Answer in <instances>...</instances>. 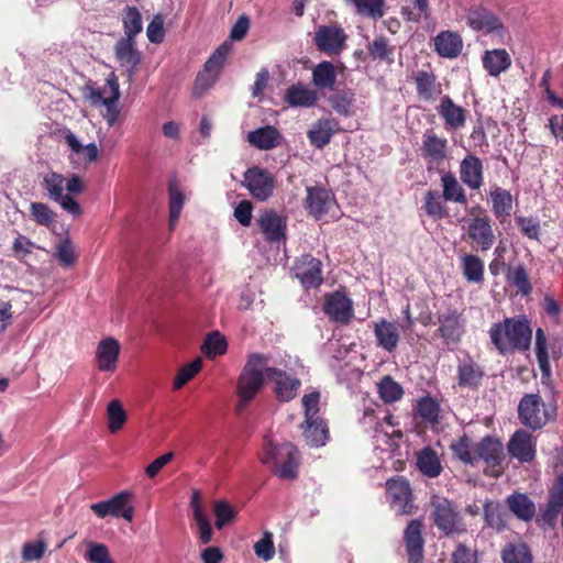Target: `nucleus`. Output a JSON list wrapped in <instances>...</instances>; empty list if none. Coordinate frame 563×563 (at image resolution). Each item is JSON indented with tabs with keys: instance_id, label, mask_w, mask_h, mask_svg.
<instances>
[{
	"instance_id": "20",
	"label": "nucleus",
	"mask_w": 563,
	"mask_h": 563,
	"mask_svg": "<svg viewBox=\"0 0 563 563\" xmlns=\"http://www.w3.org/2000/svg\"><path fill=\"white\" fill-rule=\"evenodd\" d=\"M542 406L539 395H525L518 406V416L521 423L532 430L541 429L548 421L547 413L541 411Z\"/></svg>"
},
{
	"instance_id": "8",
	"label": "nucleus",
	"mask_w": 563,
	"mask_h": 563,
	"mask_svg": "<svg viewBox=\"0 0 563 563\" xmlns=\"http://www.w3.org/2000/svg\"><path fill=\"white\" fill-rule=\"evenodd\" d=\"M241 185L256 201L264 202L273 196L276 180L269 170L254 165L244 172Z\"/></svg>"
},
{
	"instance_id": "14",
	"label": "nucleus",
	"mask_w": 563,
	"mask_h": 563,
	"mask_svg": "<svg viewBox=\"0 0 563 563\" xmlns=\"http://www.w3.org/2000/svg\"><path fill=\"white\" fill-rule=\"evenodd\" d=\"M386 495L397 515H410L415 509L412 492L408 479L395 476L386 482Z\"/></svg>"
},
{
	"instance_id": "48",
	"label": "nucleus",
	"mask_w": 563,
	"mask_h": 563,
	"mask_svg": "<svg viewBox=\"0 0 563 563\" xmlns=\"http://www.w3.org/2000/svg\"><path fill=\"white\" fill-rule=\"evenodd\" d=\"M354 101L355 93L351 89L338 90L328 98V102L333 111L342 117H350L352 114L351 108Z\"/></svg>"
},
{
	"instance_id": "42",
	"label": "nucleus",
	"mask_w": 563,
	"mask_h": 563,
	"mask_svg": "<svg viewBox=\"0 0 563 563\" xmlns=\"http://www.w3.org/2000/svg\"><path fill=\"white\" fill-rule=\"evenodd\" d=\"M418 96L423 100H431L441 93V85L432 71L418 70L413 75Z\"/></svg>"
},
{
	"instance_id": "22",
	"label": "nucleus",
	"mask_w": 563,
	"mask_h": 563,
	"mask_svg": "<svg viewBox=\"0 0 563 563\" xmlns=\"http://www.w3.org/2000/svg\"><path fill=\"white\" fill-rule=\"evenodd\" d=\"M466 23L476 32L503 35L505 31V26L499 16L482 5L474 7L468 10Z\"/></svg>"
},
{
	"instance_id": "1",
	"label": "nucleus",
	"mask_w": 563,
	"mask_h": 563,
	"mask_svg": "<svg viewBox=\"0 0 563 563\" xmlns=\"http://www.w3.org/2000/svg\"><path fill=\"white\" fill-rule=\"evenodd\" d=\"M489 336L496 350L506 355L515 351H527L531 345L532 330L525 316L506 318L494 323Z\"/></svg>"
},
{
	"instance_id": "29",
	"label": "nucleus",
	"mask_w": 563,
	"mask_h": 563,
	"mask_svg": "<svg viewBox=\"0 0 563 563\" xmlns=\"http://www.w3.org/2000/svg\"><path fill=\"white\" fill-rule=\"evenodd\" d=\"M437 111L444 120L446 129L460 130L465 126L467 110L454 103L450 96L446 95L441 98Z\"/></svg>"
},
{
	"instance_id": "41",
	"label": "nucleus",
	"mask_w": 563,
	"mask_h": 563,
	"mask_svg": "<svg viewBox=\"0 0 563 563\" xmlns=\"http://www.w3.org/2000/svg\"><path fill=\"white\" fill-rule=\"evenodd\" d=\"M492 211L496 219L504 221L511 214L512 195L509 190L496 186L490 192Z\"/></svg>"
},
{
	"instance_id": "58",
	"label": "nucleus",
	"mask_w": 563,
	"mask_h": 563,
	"mask_svg": "<svg viewBox=\"0 0 563 563\" xmlns=\"http://www.w3.org/2000/svg\"><path fill=\"white\" fill-rule=\"evenodd\" d=\"M85 559L89 563H115L110 555L108 547L103 543L89 542Z\"/></svg>"
},
{
	"instance_id": "34",
	"label": "nucleus",
	"mask_w": 563,
	"mask_h": 563,
	"mask_svg": "<svg viewBox=\"0 0 563 563\" xmlns=\"http://www.w3.org/2000/svg\"><path fill=\"white\" fill-rule=\"evenodd\" d=\"M441 186L442 192L440 194L446 202H454L462 206L467 205L466 191L453 173L445 172L441 175Z\"/></svg>"
},
{
	"instance_id": "38",
	"label": "nucleus",
	"mask_w": 563,
	"mask_h": 563,
	"mask_svg": "<svg viewBox=\"0 0 563 563\" xmlns=\"http://www.w3.org/2000/svg\"><path fill=\"white\" fill-rule=\"evenodd\" d=\"M460 266L468 283L482 284L484 282L485 265L478 255L464 253L460 256Z\"/></svg>"
},
{
	"instance_id": "24",
	"label": "nucleus",
	"mask_w": 563,
	"mask_h": 563,
	"mask_svg": "<svg viewBox=\"0 0 563 563\" xmlns=\"http://www.w3.org/2000/svg\"><path fill=\"white\" fill-rule=\"evenodd\" d=\"M256 223L269 242H279L286 239V219L274 209L263 210Z\"/></svg>"
},
{
	"instance_id": "50",
	"label": "nucleus",
	"mask_w": 563,
	"mask_h": 563,
	"mask_svg": "<svg viewBox=\"0 0 563 563\" xmlns=\"http://www.w3.org/2000/svg\"><path fill=\"white\" fill-rule=\"evenodd\" d=\"M134 38H121L115 45V57L122 66L134 68L140 63V57L134 48Z\"/></svg>"
},
{
	"instance_id": "52",
	"label": "nucleus",
	"mask_w": 563,
	"mask_h": 563,
	"mask_svg": "<svg viewBox=\"0 0 563 563\" xmlns=\"http://www.w3.org/2000/svg\"><path fill=\"white\" fill-rule=\"evenodd\" d=\"M227 349L228 342L219 331L209 333L201 346L202 353L208 358H214L219 355H223L227 352Z\"/></svg>"
},
{
	"instance_id": "17",
	"label": "nucleus",
	"mask_w": 563,
	"mask_h": 563,
	"mask_svg": "<svg viewBox=\"0 0 563 563\" xmlns=\"http://www.w3.org/2000/svg\"><path fill=\"white\" fill-rule=\"evenodd\" d=\"M448 144L445 137H440L432 131L423 134L421 151L429 173L439 169L448 158Z\"/></svg>"
},
{
	"instance_id": "37",
	"label": "nucleus",
	"mask_w": 563,
	"mask_h": 563,
	"mask_svg": "<svg viewBox=\"0 0 563 563\" xmlns=\"http://www.w3.org/2000/svg\"><path fill=\"white\" fill-rule=\"evenodd\" d=\"M422 210L433 220H442L449 217V209L445 199L440 191L429 189L422 198Z\"/></svg>"
},
{
	"instance_id": "61",
	"label": "nucleus",
	"mask_w": 563,
	"mask_h": 563,
	"mask_svg": "<svg viewBox=\"0 0 563 563\" xmlns=\"http://www.w3.org/2000/svg\"><path fill=\"white\" fill-rule=\"evenodd\" d=\"M417 412L423 420L435 423L439 419V404L429 396L423 397L417 404Z\"/></svg>"
},
{
	"instance_id": "59",
	"label": "nucleus",
	"mask_w": 563,
	"mask_h": 563,
	"mask_svg": "<svg viewBox=\"0 0 563 563\" xmlns=\"http://www.w3.org/2000/svg\"><path fill=\"white\" fill-rule=\"evenodd\" d=\"M201 367L202 360L200 357H197L191 363L184 365L174 380V388L180 389L200 372Z\"/></svg>"
},
{
	"instance_id": "35",
	"label": "nucleus",
	"mask_w": 563,
	"mask_h": 563,
	"mask_svg": "<svg viewBox=\"0 0 563 563\" xmlns=\"http://www.w3.org/2000/svg\"><path fill=\"white\" fill-rule=\"evenodd\" d=\"M482 62L485 70L493 77H498L511 66V57L504 48L486 51Z\"/></svg>"
},
{
	"instance_id": "15",
	"label": "nucleus",
	"mask_w": 563,
	"mask_h": 563,
	"mask_svg": "<svg viewBox=\"0 0 563 563\" xmlns=\"http://www.w3.org/2000/svg\"><path fill=\"white\" fill-rule=\"evenodd\" d=\"M65 180L62 174L47 173L43 178V188L51 200L58 202L68 213L78 217L82 213L81 207L69 194H64Z\"/></svg>"
},
{
	"instance_id": "25",
	"label": "nucleus",
	"mask_w": 563,
	"mask_h": 563,
	"mask_svg": "<svg viewBox=\"0 0 563 563\" xmlns=\"http://www.w3.org/2000/svg\"><path fill=\"white\" fill-rule=\"evenodd\" d=\"M460 179L471 190H479L484 184L483 161L474 154H467L460 163Z\"/></svg>"
},
{
	"instance_id": "46",
	"label": "nucleus",
	"mask_w": 563,
	"mask_h": 563,
	"mask_svg": "<svg viewBox=\"0 0 563 563\" xmlns=\"http://www.w3.org/2000/svg\"><path fill=\"white\" fill-rule=\"evenodd\" d=\"M312 82L320 89H332L336 82V73L331 62L323 60L312 69Z\"/></svg>"
},
{
	"instance_id": "56",
	"label": "nucleus",
	"mask_w": 563,
	"mask_h": 563,
	"mask_svg": "<svg viewBox=\"0 0 563 563\" xmlns=\"http://www.w3.org/2000/svg\"><path fill=\"white\" fill-rule=\"evenodd\" d=\"M108 429L111 433H117L122 429L126 421V413L122 404L118 399H113L107 407Z\"/></svg>"
},
{
	"instance_id": "53",
	"label": "nucleus",
	"mask_w": 563,
	"mask_h": 563,
	"mask_svg": "<svg viewBox=\"0 0 563 563\" xmlns=\"http://www.w3.org/2000/svg\"><path fill=\"white\" fill-rule=\"evenodd\" d=\"M124 34L129 38H134L142 32V16L136 7L126 5L122 15Z\"/></svg>"
},
{
	"instance_id": "27",
	"label": "nucleus",
	"mask_w": 563,
	"mask_h": 563,
	"mask_svg": "<svg viewBox=\"0 0 563 563\" xmlns=\"http://www.w3.org/2000/svg\"><path fill=\"white\" fill-rule=\"evenodd\" d=\"M333 196L330 190L321 186L307 188V196L303 202L305 209L316 219H321L328 213Z\"/></svg>"
},
{
	"instance_id": "28",
	"label": "nucleus",
	"mask_w": 563,
	"mask_h": 563,
	"mask_svg": "<svg viewBox=\"0 0 563 563\" xmlns=\"http://www.w3.org/2000/svg\"><path fill=\"white\" fill-rule=\"evenodd\" d=\"M339 131V122L333 118H321L312 123L307 132V137L312 146L322 150Z\"/></svg>"
},
{
	"instance_id": "19",
	"label": "nucleus",
	"mask_w": 563,
	"mask_h": 563,
	"mask_svg": "<svg viewBox=\"0 0 563 563\" xmlns=\"http://www.w3.org/2000/svg\"><path fill=\"white\" fill-rule=\"evenodd\" d=\"M485 377L484 367L470 354L460 358L456 365L455 380L461 389L476 391L483 385Z\"/></svg>"
},
{
	"instance_id": "39",
	"label": "nucleus",
	"mask_w": 563,
	"mask_h": 563,
	"mask_svg": "<svg viewBox=\"0 0 563 563\" xmlns=\"http://www.w3.org/2000/svg\"><path fill=\"white\" fill-rule=\"evenodd\" d=\"M417 467L429 478L440 476L443 471L438 453L430 446H426L417 453Z\"/></svg>"
},
{
	"instance_id": "36",
	"label": "nucleus",
	"mask_w": 563,
	"mask_h": 563,
	"mask_svg": "<svg viewBox=\"0 0 563 563\" xmlns=\"http://www.w3.org/2000/svg\"><path fill=\"white\" fill-rule=\"evenodd\" d=\"M280 133L273 125H265L251 131L247 134V142L262 151H268L279 144Z\"/></svg>"
},
{
	"instance_id": "10",
	"label": "nucleus",
	"mask_w": 563,
	"mask_h": 563,
	"mask_svg": "<svg viewBox=\"0 0 563 563\" xmlns=\"http://www.w3.org/2000/svg\"><path fill=\"white\" fill-rule=\"evenodd\" d=\"M475 454L483 460L488 470L485 472L493 477H499L504 473V461L506 459L504 445L497 438L486 435L475 445Z\"/></svg>"
},
{
	"instance_id": "51",
	"label": "nucleus",
	"mask_w": 563,
	"mask_h": 563,
	"mask_svg": "<svg viewBox=\"0 0 563 563\" xmlns=\"http://www.w3.org/2000/svg\"><path fill=\"white\" fill-rule=\"evenodd\" d=\"M507 280L523 296H528L532 291V285L529 279L528 272L522 264L508 266Z\"/></svg>"
},
{
	"instance_id": "40",
	"label": "nucleus",
	"mask_w": 563,
	"mask_h": 563,
	"mask_svg": "<svg viewBox=\"0 0 563 563\" xmlns=\"http://www.w3.org/2000/svg\"><path fill=\"white\" fill-rule=\"evenodd\" d=\"M374 334L377 340V344L388 352L396 350L399 342V332L397 327L385 319L375 323Z\"/></svg>"
},
{
	"instance_id": "7",
	"label": "nucleus",
	"mask_w": 563,
	"mask_h": 563,
	"mask_svg": "<svg viewBox=\"0 0 563 563\" xmlns=\"http://www.w3.org/2000/svg\"><path fill=\"white\" fill-rule=\"evenodd\" d=\"M561 512H563V472L555 477L553 485L549 488L547 501L540 507L536 522L542 529L553 530Z\"/></svg>"
},
{
	"instance_id": "63",
	"label": "nucleus",
	"mask_w": 563,
	"mask_h": 563,
	"mask_svg": "<svg viewBox=\"0 0 563 563\" xmlns=\"http://www.w3.org/2000/svg\"><path fill=\"white\" fill-rule=\"evenodd\" d=\"M451 563H478L477 550L459 542L451 553Z\"/></svg>"
},
{
	"instance_id": "43",
	"label": "nucleus",
	"mask_w": 563,
	"mask_h": 563,
	"mask_svg": "<svg viewBox=\"0 0 563 563\" xmlns=\"http://www.w3.org/2000/svg\"><path fill=\"white\" fill-rule=\"evenodd\" d=\"M484 521L487 527L496 532H503L508 528L507 514L498 501L487 500L483 507Z\"/></svg>"
},
{
	"instance_id": "12",
	"label": "nucleus",
	"mask_w": 563,
	"mask_h": 563,
	"mask_svg": "<svg viewBox=\"0 0 563 563\" xmlns=\"http://www.w3.org/2000/svg\"><path fill=\"white\" fill-rule=\"evenodd\" d=\"M132 497V493L123 490L108 500L92 504L90 509L99 518H106L107 516L121 517L131 522L134 517V508L131 505Z\"/></svg>"
},
{
	"instance_id": "64",
	"label": "nucleus",
	"mask_w": 563,
	"mask_h": 563,
	"mask_svg": "<svg viewBox=\"0 0 563 563\" xmlns=\"http://www.w3.org/2000/svg\"><path fill=\"white\" fill-rule=\"evenodd\" d=\"M255 554L264 561H269L275 555V548L273 542V534L268 531L263 533V537L254 544Z\"/></svg>"
},
{
	"instance_id": "11",
	"label": "nucleus",
	"mask_w": 563,
	"mask_h": 563,
	"mask_svg": "<svg viewBox=\"0 0 563 563\" xmlns=\"http://www.w3.org/2000/svg\"><path fill=\"white\" fill-rule=\"evenodd\" d=\"M478 209L482 214L470 219L466 234L472 249L486 252L494 245L496 236L490 217L482 208Z\"/></svg>"
},
{
	"instance_id": "21",
	"label": "nucleus",
	"mask_w": 563,
	"mask_h": 563,
	"mask_svg": "<svg viewBox=\"0 0 563 563\" xmlns=\"http://www.w3.org/2000/svg\"><path fill=\"white\" fill-rule=\"evenodd\" d=\"M423 521L412 519L404 530V543L408 563H424Z\"/></svg>"
},
{
	"instance_id": "31",
	"label": "nucleus",
	"mask_w": 563,
	"mask_h": 563,
	"mask_svg": "<svg viewBox=\"0 0 563 563\" xmlns=\"http://www.w3.org/2000/svg\"><path fill=\"white\" fill-rule=\"evenodd\" d=\"M120 343L114 338H107L98 343L96 350L97 367L101 372H114L120 354Z\"/></svg>"
},
{
	"instance_id": "45",
	"label": "nucleus",
	"mask_w": 563,
	"mask_h": 563,
	"mask_svg": "<svg viewBox=\"0 0 563 563\" xmlns=\"http://www.w3.org/2000/svg\"><path fill=\"white\" fill-rule=\"evenodd\" d=\"M532 552L525 542H509L501 550L503 563H532Z\"/></svg>"
},
{
	"instance_id": "4",
	"label": "nucleus",
	"mask_w": 563,
	"mask_h": 563,
	"mask_svg": "<svg viewBox=\"0 0 563 563\" xmlns=\"http://www.w3.org/2000/svg\"><path fill=\"white\" fill-rule=\"evenodd\" d=\"M267 363L268 357L264 354L252 353L249 355L236 382V395L239 397L238 410L240 412L264 387Z\"/></svg>"
},
{
	"instance_id": "33",
	"label": "nucleus",
	"mask_w": 563,
	"mask_h": 563,
	"mask_svg": "<svg viewBox=\"0 0 563 563\" xmlns=\"http://www.w3.org/2000/svg\"><path fill=\"white\" fill-rule=\"evenodd\" d=\"M434 49L441 57L455 58L463 49V40L456 32L442 31L434 37Z\"/></svg>"
},
{
	"instance_id": "6",
	"label": "nucleus",
	"mask_w": 563,
	"mask_h": 563,
	"mask_svg": "<svg viewBox=\"0 0 563 563\" xmlns=\"http://www.w3.org/2000/svg\"><path fill=\"white\" fill-rule=\"evenodd\" d=\"M230 45L227 43L220 45L205 63L203 69L198 73L192 95L201 98L218 80L223 68L227 56L230 52Z\"/></svg>"
},
{
	"instance_id": "60",
	"label": "nucleus",
	"mask_w": 563,
	"mask_h": 563,
	"mask_svg": "<svg viewBox=\"0 0 563 563\" xmlns=\"http://www.w3.org/2000/svg\"><path fill=\"white\" fill-rule=\"evenodd\" d=\"M31 218L40 225L51 227L55 222V214L43 202H32L30 206Z\"/></svg>"
},
{
	"instance_id": "32",
	"label": "nucleus",
	"mask_w": 563,
	"mask_h": 563,
	"mask_svg": "<svg viewBox=\"0 0 563 563\" xmlns=\"http://www.w3.org/2000/svg\"><path fill=\"white\" fill-rule=\"evenodd\" d=\"M509 511L519 520L530 522L537 512L534 501L525 493L514 492L506 498Z\"/></svg>"
},
{
	"instance_id": "49",
	"label": "nucleus",
	"mask_w": 563,
	"mask_h": 563,
	"mask_svg": "<svg viewBox=\"0 0 563 563\" xmlns=\"http://www.w3.org/2000/svg\"><path fill=\"white\" fill-rule=\"evenodd\" d=\"M168 196H169V225L174 227L180 217L184 203L185 195L180 190L176 179L168 183Z\"/></svg>"
},
{
	"instance_id": "44",
	"label": "nucleus",
	"mask_w": 563,
	"mask_h": 563,
	"mask_svg": "<svg viewBox=\"0 0 563 563\" xmlns=\"http://www.w3.org/2000/svg\"><path fill=\"white\" fill-rule=\"evenodd\" d=\"M317 100V92L301 85L289 87L285 95V101L291 107H313Z\"/></svg>"
},
{
	"instance_id": "5",
	"label": "nucleus",
	"mask_w": 563,
	"mask_h": 563,
	"mask_svg": "<svg viewBox=\"0 0 563 563\" xmlns=\"http://www.w3.org/2000/svg\"><path fill=\"white\" fill-rule=\"evenodd\" d=\"M106 81L111 92L109 97H103L102 90L91 86H86L84 93L90 106L98 107L102 104L106 107V112L102 115L107 123L112 126L120 115V108L118 106V101L120 99V86L118 78L113 73L109 75Z\"/></svg>"
},
{
	"instance_id": "2",
	"label": "nucleus",
	"mask_w": 563,
	"mask_h": 563,
	"mask_svg": "<svg viewBox=\"0 0 563 563\" xmlns=\"http://www.w3.org/2000/svg\"><path fill=\"white\" fill-rule=\"evenodd\" d=\"M429 518L438 531L448 538L466 534L468 529L459 505L440 495H432L429 501Z\"/></svg>"
},
{
	"instance_id": "23",
	"label": "nucleus",
	"mask_w": 563,
	"mask_h": 563,
	"mask_svg": "<svg viewBox=\"0 0 563 563\" xmlns=\"http://www.w3.org/2000/svg\"><path fill=\"white\" fill-rule=\"evenodd\" d=\"M346 34L340 26L321 25L314 33L317 48L328 55H338L342 52L346 41Z\"/></svg>"
},
{
	"instance_id": "26",
	"label": "nucleus",
	"mask_w": 563,
	"mask_h": 563,
	"mask_svg": "<svg viewBox=\"0 0 563 563\" xmlns=\"http://www.w3.org/2000/svg\"><path fill=\"white\" fill-rule=\"evenodd\" d=\"M507 449L510 456L521 463H530L536 457V443L532 435L525 430H518L512 434Z\"/></svg>"
},
{
	"instance_id": "18",
	"label": "nucleus",
	"mask_w": 563,
	"mask_h": 563,
	"mask_svg": "<svg viewBox=\"0 0 563 563\" xmlns=\"http://www.w3.org/2000/svg\"><path fill=\"white\" fill-rule=\"evenodd\" d=\"M323 311L332 322L347 324L354 317L353 301L345 292L335 290L324 296Z\"/></svg>"
},
{
	"instance_id": "47",
	"label": "nucleus",
	"mask_w": 563,
	"mask_h": 563,
	"mask_svg": "<svg viewBox=\"0 0 563 563\" xmlns=\"http://www.w3.org/2000/svg\"><path fill=\"white\" fill-rule=\"evenodd\" d=\"M377 393L385 404L390 405L400 400L405 391L399 383H397L391 376L386 375L377 384Z\"/></svg>"
},
{
	"instance_id": "16",
	"label": "nucleus",
	"mask_w": 563,
	"mask_h": 563,
	"mask_svg": "<svg viewBox=\"0 0 563 563\" xmlns=\"http://www.w3.org/2000/svg\"><path fill=\"white\" fill-rule=\"evenodd\" d=\"M265 373L274 384L273 391L278 401L289 402L297 397L301 387L299 378L277 367H267Z\"/></svg>"
},
{
	"instance_id": "57",
	"label": "nucleus",
	"mask_w": 563,
	"mask_h": 563,
	"mask_svg": "<svg viewBox=\"0 0 563 563\" xmlns=\"http://www.w3.org/2000/svg\"><path fill=\"white\" fill-rule=\"evenodd\" d=\"M536 356L543 375H550V361L548 341L544 331L538 328L536 331Z\"/></svg>"
},
{
	"instance_id": "30",
	"label": "nucleus",
	"mask_w": 563,
	"mask_h": 563,
	"mask_svg": "<svg viewBox=\"0 0 563 563\" xmlns=\"http://www.w3.org/2000/svg\"><path fill=\"white\" fill-rule=\"evenodd\" d=\"M305 442L312 448H320L327 444L330 439V431L324 419L313 417L305 419L300 424Z\"/></svg>"
},
{
	"instance_id": "3",
	"label": "nucleus",
	"mask_w": 563,
	"mask_h": 563,
	"mask_svg": "<svg viewBox=\"0 0 563 563\" xmlns=\"http://www.w3.org/2000/svg\"><path fill=\"white\" fill-rule=\"evenodd\" d=\"M263 464L272 465V471L282 479L292 481L298 477L299 452L290 442L275 444L265 438L260 454Z\"/></svg>"
},
{
	"instance_id": "54",
	"label": "nucleus",
	"mask_w": 563,
	"mask_h": 563,
	"mask_svg": "<svg viewBox=\"0 0 563 563\" xmlns=\"http://www.w3.org/2000/svg\"><path fill=\"white\" fill-rule=\"evenodd\" d=\"M368 55L373 60H389L394 54V47L389 44V40L386 36H377L367 45Z\"/></svg>"
},
{
	"instance_id": "62",
	"label": "nucleus",
	"mask_w": 563,
	"mask_h": 563,
	"mask_svg": "<svg viewBox=\"0 0 563 563\" xmlns=\"http://www.w3.org/2000/svg\"><path fill=\"white\" fill-rule=\"evenodd\" d=\"M353 4L360 14L371 16L374 19L384 15V0H355Z\"/></svg>"
},
{
	"instance_id": "55",
	"label": "nucleus",
	"mask_w": 563,
	"mask_h": 563,
	"mask_svg": "<svg viewBox=\"0 0 563 563\" xmlns=\"http://www.w3.org/2000/svg\"><path fill=\"white\" fill-rule=\"evenodd\" d=\"M454 456L462 461L464 464L474 465L477 462L475 450H472L471 440L467 435L459 438L450 445Z\"/></svg>"
},
{
	"instance_id": "13",
	"label": "nucleus",
	"mask_w": 563,
	"mask_h": 563,
	"mask_svg": "<svg viewBox=\"0 0 563 563\" xmlns=\"http://www.w3.org/2000/svg\"><path fill=\"white\" fill-rule=\"evenodd\" d=\"M291 273L306 290L318 288L324 280L322 262L311 254H303L298 257L294 263Z\"/></svg>"
},
{
	"instance_id": "9",
	"label": "nucleus",
	"mask_w": 563,
	"mask_h": 563,
	"mask_svg": "<svg viewBox=\"0 0 563 563\" xmlns=\"http://www.w3.org/2000/svg\"><path fill=\"white\" fill-rule=\"evenodd\" d=\"M437 318L439 327L435 330V335L440 336L448 347L457 345L465 333L466 320L463 311L448 308L444 311H439Z\"/></svg>"
}]
</instances>
